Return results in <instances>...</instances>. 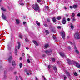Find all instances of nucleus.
Listing matches in <instances>:
<instances>
[{
  "instance_id": "1",
  "label": "nucleus",
  "mask_w": 80,
  "mask_h": 80,
  "mask_svg": "<svg viewBox=\"0 0 80 80\" xmlns=\"http://www.w3.org/2000/svg\"><path fill=\"white\" fill-rule=\"evenodd\" d=\"M67 61L69 65H71L72 64H73L74 65H75V66H76L78 68H80V65L77 62L72 60H70L69 59H68Z\"/></svg>"
},
{
  "instance_id": "2",
  "label": "nucleus",
  "mask_w": 80,
  "mask_h": 80,
  "mask_svg": "<svg viewBox=\"0 0 80 80\" xmlns=\"http://www.w3.org/2000/svg\"><path fill=\"white\" fill-rule=\"evenodd\" d=\"M74 37L76 39H80V32H77L75 33Z\"/></svg>"
},
{
  "instance_id": "3",
  "label": "nucleus",
  "mask_w": 80,
  "mask_h": 80,
  "mask_svg": "<svg viewBox=\"0 0 80 80\" xmlns=\"http://www.w3.org/2000/svg\"><path fill=\"white\" fill-rule=\"evenodd\" d=\"M33 8L36 11H37V10H40V7L38 5L37 3L35 4V5L33 7Z\"/></svg>"
},
{
  "instance_id": "4",
  "label": "nucleus",
  "mask_w": 80,
  "mask_h": 80,
  "mask_svg": "<svg viewBox=\"0 0 80 80\" xmlns=\"http://www.w3.org/2000/svg\"><path fill=\"white\" fill-rule=\"evenodd\" d=\"M60 35H61L63 39H65V33L64 31L61 32L60 34Z\"/></svg>"
},
{
  "instance_id": "5",
  "label": "nucleus",
  "mask_w": 80,
  "mask_h": 80,
  "mask_svg": "<svg viewBox=\"0 0 80 80\" xmlns=\"http://www.w3.org/2000/svg\"><path fill=\"white\" fill-rule=\"evenodd\" d=\"M18 2L20 5H24V0H19Z\"/></svg>"
},
{
  "instance_id": "6",
  "label": "nucleus",
  "mask_w": 80,
  "mask_h": 80,
  "mask_svg": "<svg viewBox=\"0 0 80 80\" xmlns=\"http://www.w3.org/2000/svg\"><path fill=\"white\" fill-rule=\"evenodd\" d=\"M25 71L26 72L27 75H31L32 74L31 72H30L29 73L28 72H31V70H27L26 69H25Z\"/></svg>"
},
{
  "instance_id": "7",
  "label": "nucleus",
  "mask_w": 80,
  "mask_h": 80,
  "mask_svg": "<svg viewBox=\"0 0 80 80\" xmlns=\"http://www.w3.org/2000/svg\"><path fill=\"white\" fill-rule=\"evenodd\" d=\"M59 55H60V56L62 57H66V56H65V54H64V53L63 52H59Z\"/></svg>"
},
{
  "instance_id": "8",
  "label": "nucleus",
  "mask_w": 80,
  "mask_h": 80,
  "mask_svg": "<svg viewBox=\"0 0 80 80\" xmlns=\"http://www.w3.org/2000/svg\"><path fill=\"white\" fill-rule=\"evenodd\" d=\"M52 52V50H50V51L47 50L45 51V53H47V54H48V55H50L49 53H51Z\"/></svg>"
},
{
  "instance_id": "9",
  "label": "nucleus",
  "mask_w": 80,
  "mask_h": 80,
  "mask_svg": "<svg viewBox=\"0 0 80 80\" xmlns=\"http://www.w3.org/2000/svg\"><path fill=\"white\" fill-rule=\"evenodd\" d=\"M1 9L2 12H7V8L3 7H1Z\"/></svg>"
},
{
  "instance_id": "10",
  "label": "nucleus",
  "mask_w": 80,
  "mask_h": 80,
  "mask_svg": "<svg viewBox=\"0 0 80 80\" xmlns=\"http://www.w3.org/2000/svg\"><path fill=\"white\" fill-rule=\"evenodd\" d=\"M74 47L75 52H76V53H77L78 54L79 53V52L78 50V49H77V47H76V46H75V44L74 45Z\"/></svg>"
},
{
  "instance_id": "11",
  "label": "nucleus",
  "mask_w": 80,
  "mask_h": 80,
  "mask_svg": "<svg viewBox=\"0 0 80 80\" xmlns=\"http://www.w3.org/2000/svg\"><path fill=\"white\" fill-rule=\"evenodd\" d=\"M2 18L3 20H7V17H6V16L4 15V14L3 13H2Z\"/></svg>"
},
{
  "instance_id": "12",
  "label": "nucleus",
  "mask_w": 80,
  "mask_h": 80,
  "mask_svg": "<svg viewBox=\"0 0 80 80\" xmlns=\"http://www.w3.org/2000/svg\"><path fill=\"white\" fill-rule=\"evenodd\" d=\"M65 73L68 77H70V72L67 71H65Z\"/></svg>"
},
{
  "instance_id": "13",
  "label": "nucleus",
  "mask_w": 80,
  "mask_h": 80,
  "mask_svg": "<svg viewBox=\"0 0 80 80\" xmlns=\"http://www.w3.org/2000/svg\"><path fill=\"white\" fill-rule=\"evenodd\" d=\"M15 54L17 55V52H18V51H17V46H15Z\"/></svg>"
},
{
  "instance_id": "14",
  "label": "nucleus",
  "mask_w": 80,
  "mask_h": 80,
  "mask_svg": "<svg viewBox=\"0 0 80 80\" xmlns=\"http://www.w3.org/2000/svg\"><path fill=\"white\" fill-rule=\"evenodd\" d=\"M62 23L63 24H65V23H66V20L65 19V18H63Z\"/></svg>"
},
{
  "instance_id": "15",
  "label": "nucleus",
  "mask_w": 80,
  "mask_h": 80,
  "mask_svg": "<svg viewBox=\"0 0 80 80\" xmlns=\"http://www.w3.org/2000/svg\"><path fill=\"white\" fill-rule=\"evenodd\" d=\"M12 56H10L8 59L9 62V63L11 62V61H12Z\"/></svg>"
},
{
  "instance_id": "16",
  "label": "nucleus",
  "mask_w": 80,
  "mask_h": 80,
  "mask_svg": "<svg viewBox=\"0 0 80 80\" xmlns=\"http://www.w3.org/2000/svg\"><path fill=\"white\" fill-rule=\"evenodd\" d=\"M53 67L54 70H55V72H56V73H57V68L56 66H53Z\"/></svg>"
},
{
  "instance_id": "17",
  "label": "nucleus",
  "mask_w": 80,
  "mask_h": 80,
  "mask_svg": "<svg viewBox=\"0 0 80 80\" xmlns=\"http://www.w3.org/2000/svg\"><path fill=\"white\" fill-rule=\"evenodd\" d=\"M33 42L34 43L35 45L36 46H38V43L37 42V41H33Z\"/></svg>"
},
{
  "instance_id": "18",
  "label": "nucleus",
  "mask_w": 80,
  "mask_h": 80,
  "mask_svg": "<svg viewBox=\"0 0 80 80\" xmlns=\"http://www.w3.org/2000/svg\"><path fill=\"white\" fill-rule=\"evenodd\" d=\"M70 27L71 28V29H72V30H73V28H74V27L73 26V24H70Z\"/></svg>"
},
{
  "instance_id": "19",
  "label": "nucleus",
  "mask_w": 80,
  "mask_h": 80,
  "mask_svg": "<svg viewBox=\"0 0 80 80\" xmlns=\"http://www.w3.org/2000/svg\"><path fill=\"white\" fill-rule=\"evenodd\" d=\"M49 47V45H48V44H46L45 45V48H47L48 47Z\"/></svg>"
},
{
  "instance_id": "20",
  "label": "nucleus",
  "mask_w": 80,
  "mask_h": 80,
  "mask_svg": "<svg viewBox=\"0 0 80 80\" xmlns=\"http://www.w3.org/2000/svg\"><path fill=\"white\" fill-rule=\"evenodd\" d=\"M77 7H78V5H74L73 6V8H74L75 9V8H77Z\"/></svg>"
},
{
  "instance_id": "21",
  "label": "nucleus",
  "mask_w": 80,
  "mask_h": 80,
  "mask_svg": "<svg viewBox=\"0 0 80 80\" xmlns=\"http://www.w3.org/2000/svg\"><path fill=\"white\" fill-rule=\"evenodd\" d=\"M7 73V71H5L4 74V78H7V76L5 75V74Z\"/></svg>"
},
{
  "instance_id": "22",
  "label": "nucleus",
  "mask_w": 80,
  "mask_h": 80,
  "mask_svg": "<svg viewBox=\"0 0 80 80\" xmlns=\"http://www.w3.org/2000/svg\"><path fill=\"white\" fill-rule=\"evenodd\" d=\"M52 21L53 22H56V18H52Z\"/></svg>"
},
{
  "instance_id": "23",
  "label": "nucleus",
  "mask_w": 80,
  "mask_h": 80,
  "mask_svg": "<svg viewBox=\"0 0 80 80\" xmlns=\"http://www.w3.org/2000/svg\"><path fill=\"white\" fill-rule=\"evenodd\" d=\"M12 66H13L14 67H15L16 66V64H15V61H12Z\"/></svg>"
},
{
  "instance_id": "24",
  "label": "nucleus",
  "mask_w": 80,
  "mask_h": 80,
  "mask_svg": "<svg viewBox=\"0 0 80 80\" xmlns=\"http://www.w3.org/2000/svg\"><path fill=\"white\" fill-rule=\"evenodd\" d=\"M18 49H20V43L18 42Z\"/></svg>"
},
{
  "instance_id": "25",
  "label": "nucleus",
  "mask_w": 80,
  "mask_h": 80,
  "mask_svg": "<svg viewBox=\"0 0 80 80\" xmlns=\"http://www.w3.org/2000/svg\"><path fill=\"white\" fill-rule=\"evenodd\" d=\"M13 68H10L9 69V71L10 72H12V71H13Z\"/></svg>"
},
{
  "instance_id": "26",
  "label": "nucleus",
  "mask_w": 80,
  "mask_h": 80,
  "mask_svg": "<svg viewBox=\"0 0 80 80\" xmlns=\"http://www.w3.org/2000/svg\"><path fill=\"white\" fill-rule=\"evenodd\" d=\"M36 23L37 25H38V26H40V24L38 22V21H36Z\"/></svg>"
},
{
  "instance_id": "27",
  "label": "nucleus",
  "mask_w": 80,
  "mask_h": 80,
  "mask_svg": "<svg viewBox=\"0 0 80 80\" xmlns=\"http://www.w3.org/2000/svg\"><path fill=\"white\" fill-rule=\"evenodd\" d=\"M16 22L17 24H19L20 23V21H19V20L18 19H16Z\"/></svg>"
},
{
  "instance_id": "28",
  "label": "nucleus",
  "mask_w": 80,
  "mask_h": 80,
  "mask_svg": "<svg viewBox=\"0 0 80 80\" xmlns=\"http://www.w3.org/2000/svg\"><path fill=\"white\" fill-rule=\"evenodd\" d=\"M45 32L46 33H47V34H48L49 33H50V32L48 30H46Z\"/></svg>"
},
{
  "instance_id": "29",
  "label": "nucleus",
  "mask_w": 80,
  "mask_h": 80,
  "mask_svg": "<svg viewBox=\"0 0 80 80\" xmlns=\"http://www.w3.org/2000/svg\"><path fill=\"white\" fill-rule=\"evenodd\" d=\"M61 19V16H58L57 17L58 20H60Z\"/></svg>"
},
{
  "instance_id": "30",
  "label": "nucleus",
  "mask_w": 80,
  "mask_h": 80,
  "mask_svg": "<svg viewBox=\"0 0 80 80\" xmlns=\"http://www.w3.org/2000/svg\"><path fill=\"white\" fill-rule=\"evenodd\" d=\"M57 38V37H56V36L55 35H54L53 37V39L54 40H55Z\"/></svg>"
},
{
  "instance_id": "31",
  "label": "nucleus",
  "mask_w": 80,
  "mask_h": 80,
  "mask_svg": "<svg viewBox=\"0 0 80 80\" xmlns=\"http://www.w3.org/2000/svg\"><path fill=\"white\" fill-rule=\"evenodd\" d=\"M68 42L69 43H70V44H71V45H73V43H72V42H71L70 41H68Z\"/></svg>"
},
{
  "instance_id": "32",
  "label": "nucleus",
  "mask_w": 80,
  "mask_h": 80,
  "mask_svg": "<svg viewBox=\"0 0 80 80\" xmlns=\"http://www.w3.org/2000/svg\"><path fill=\"white\" fill-rule=\"evenodd\" d=\"M42 78H43L44 80H47V79H46V78H45V77L43 76H42Z\"/></svg>"
},
{
  "instance_id": "33",
  "label": "nucleus",
  "mask_w": 80,
  "mask_h": 80,
  "mask_svg": "<svg viewBox=\"0 0 80 80\" xmlns=\"http://www.w3.org/2000/svg\"><path fill=\"white\" fill-rule=\"evenodd\" d=\"M19 37L20 38H22V34H20Z\"/></svg>"
},
{
  "instance_id": "34",
  "label": "nucleus",
  "mask_w": 80,
  "mask_h": 80,
  "mask_svg": "<svg viewBox=\"0 0 80 80\" xmlns=\"http://www.w3.org/2000/svg\"><path fill=\"white\" fill-rule=\"evenodd\" d=\"M74 74L75 76H77L78 75V74L76 72H75Z\"/></svg>"
},
{
  "instance_id": "35",
  "label": "nucleus",
  "mask_w": 80,
  "mask_h": 80,
  "mask_svg": "<svg viewBox=\"0 0 80 80\" xmlns=\"http://www.w3.org/2000/svg\"><path fill=\"white\" fill-rule=\"evenodd\" d=\"M75 13H73L72 14V17H75Z\"/></svg>"
},
{
  "instance_id": "36",
  "label": "nucleus",
  "mask_w": 80,
  "mask_h": 80,
  "mask_svg": "<svg viewBox=\"0 0 80 80\" xmlns=\"http://www.w3.org/2000/svg\"><path fill=\"white\" fill-rule=\"evenodd\" d=\"M19 66L20 67V68H22V64L20 63L19 64Z\"/></svg>"
},
{
  "instance_id": "37",
  "label": "nucleus",
  "mask_w": 80,
  "mask_h": 80,
  "mask_svg": "<svg viewBox=\"0 0 80 80\" xmlns=\"http://www.w3.org/2000/svg\"><path fill=\"white\" fill-rule=\"evenodd\" d=\"M44 26H45V27H48V25H47L46 24H44Z\"/></svg>"
},
{
  "instance_id": "38",
  "label": "nucleus",
  "mask_w": 80,
  "mask_h": 80,
  "mask_svg": "<svg viewBox=\"0 0 80 80\" xmlns=\"http://www.w3.org/2000/svg\"><path fill=\"white\" fill-rule=\"evenodd\" d=\"M52 62H55V59L54 58H52Z\"/></svg>"
},
{
  "instance_id": "39",
  "label": "nucleus",
  "mask_w": 80,
  "mask_h": 80,
  "mask_svg": "<svg viewBox=\"0 0 80 80\" xmlns=\"http://www.w3.org/2000/svg\"><path fill=\"white\" fill-rule=\"evenodd\" d=\"M64 80H66V79H67V77H66V76H64Z\"/></svg>"
},
{
  "instance_id": "40",
  "label": "nucleus",
  "mask_w": 80,
  "mask_h": 80,
  "mask_svg": "<svg viewBox=\"0 0 80 80\" xmlns=\"http://www.w3.org/2000/svg\"><path fill=\"white\" fill-rule=\"evenodd\" d=\"M25 40L26 42H28V39H27V38H26L25 39Z\"/></svg>"
},
{
  "instance_id": "41",
  "label": "nucleus",
  "mask_w": 80,
  "mask_h": 80,
  "mask_svg": "<svg viewBox=\"0 0 80 80\" xmlns=\"http://www.w3.org/2000/svg\"><path fill=\"white\" fill-rule=\"evenodd\" d=\"M37 2L38 3H40V2H41V0H37Z\"/></svg>"
},
{
  "instance_id": "42",
  "label": "nucleus",
  "mask_w": 80,
  "mask_h": 80,
  "mask_svg": "<svg viewBox=\"0 0 80 80\" xmlns=\"http://www.w3.org/2000/svg\"><path fill=\"white\" fill-rule=\"evenodd\" d=\"M58 29H60V28H61V26H58Z\"/></svg>"
},
{
  "instance_id": "43",
  "label": "nucleus",
  "mask_w": 80,
  "mask_h": 80,
  "mask_svg": "<svg viewBox=\"0 0 80 80\" xmlns=\"http://www.w3.org/2000/svg\"><path fill=\"white\" fill-rule=\"evenodd\" d=\"M50 67H51L50 65H49L48 66V68H49V69H50Z\"/></svg>"
},
{
  "instance_id": "44",
  "label": "nucleus",
  "mask_w": 80,
  "mask_h": 80,
  "mask_svg": "<svg viewBox=\"0 0 80 80\" xmlns=\"http://www.w3.org/2000/svg\"><path fill=\"white\" fill-rule=\"evenodd\" d=\"M27 62H28V63H30V60L28 59Z\"/></svg>"
},
{
  "instance_id": "45",
  "label": "nucleus",
  "mask_w": 80,
  "mask_h": 80,
  "mask_svg": "<svg viewBox=\"0 0 80 80\" xmlns=\"http://www.w3.org/2000/svg\"><path fill=\"white\" fill-rule=\"evenodd\" d=\"M16 80H18V76H16Z\"/></svg>"
},
{
  "instance_id": "46",
  "label": "nucleus",
  "mask_w": 80,
  "mask_h": 80,
  "mask_svg": "<svg viewBox=\"0 0 80 80\" xmlns=\"http://www.w3.org/2000/svg\"><path fill=\"white\" fill-rule=\"evenodd\" d=\"M45 8H47V9H48V6H46Z\"/></svg>"
},
{
  "instance_id": "47",
  "label": "nucleus",
  "mask_w": 80,
  "mask_h": 80,
  "mask_svg": "<svg viewBox=\"0 0 80 80\" xmlns=\"http://www.w3.org/2000/svg\"><path fill=\"white\" fill-rule=\"evenodd\" d=\"M17 71H15L14 72V74H17Z\"/></svg>"
},
{
  "instance_id": "48",
  "label": "nucleus",
  "mask_w": 80,
  "mask_h": 80,
  "mask_svg": "<svg viewBox=\"0 0 80 80\" xmlns=\"http://www.w3.org/2000/svg\"><path fill=\"white\" fill-rule=\"evenodd\" d=\"M22 56L23 57H24V56H25V53L23 52L22 53Z\"/></svg>"
},
{
  "instance_id": "49",
  "label": "nucleus",
  "mask_w": 80,
  "mask_h": 80,
  "mask_svg": "<svg viewBox=\"0 0 80 80\" xmlns=\"http://www.w3.org/2000/svg\"><path fill=\"white\" fill-rule=\"evenodd\" d=\"M77 16H78L79 17L80 16V13H79L78 15H77Z\"/></svg>"
},
{
  "instance_id": "50",
  "label": "nucleus",
  "mask_w": 80,
  "mask_h": 80,
  "mask_svg": "<svg viewBox=\"0 0 80 80\" xmlns=\"http://www.w3.org/2000/svg\"><path fill=\"white\" fill-rule=\"evenodd\" d=\"M68 49H69V50H70V49H71V48H70V46H69L68 47Z\"/></svg>"
},
{
  "instance_id": "51",
  "label": "nucleus",
  "mask_w": 80,
  "mask_h": 80,
  "mask_svg": "<svg viewBox=\"0 0 80 80\" xmlns=\"http://www.w3.org/2000/svg\"><path fill=\"white\" fill-rule=\"evenodd\" d=\"M19 78H21V80H22V77H21V76H19Z\"/></svg>"
},
{
  "instance_id": "52",
  "label": "nucleus",
  "mask_w": 80,
  "mask_h": 80,
  "mask_svg": "<svg viewBox=\"0 0 80 80\" xmlns=\"http://www.w3.org/2000/svg\"><path fill=\"white\" fill-rule=\"evenodd\" d=\"M25 23H26V22H23V24L24 25L25 24Z\"/></svg>"
},
{
  "instance_id": "53",
  "label": "nucleus",
  "mask_w": 80,
  "mask_h": 80,
  "mask_svg": "<svg viewBox=\"0 0 80 80\" xmlns=\"http://www.w3.org/2000/svg\"><path fill=\"white\" fill-rule=\"evenodd\" d=\"M8 50H11V48H8Z\"/></svg>"
},
{
  "instance_id": "54",
  "label": "nucleus",
  "mask_w": 80,
  "mask_h": 80,
  "mask_svg": "<svg viewBox=\"0 0 80 80\" xmlns=\"http://www.w3.org/2000/svg\"><path fill=\"white\" fill-rule=\"evenodd\" d=\"M73 21H75V19L73 18L72 19Z\"/></svg>"
},
{
  "instance_id": "55",
  "label": "nucleus",
  "mask_w": 80,
  "mask_h": 80,
  "mask_svg": "<svg viewBox=\"0 0 80 80\" xmlns=\"http://www.w3.org/2000/svg\"><path fill=\"white\" fill-rule=\"evenodd\" d=\"M59 63H60V62H59V61H58L57 62V64H59Z\"/></svg>"
},
{
  "instance_id": "56",
  "label": "nucleus",
  "mask_w": 80,
  "mask_h": 80,
  "mask_svg": "<svg viewBox=\"0 0 80 80\" xmlns=\"http://www.w3.org/2000/svg\"><path fill=\"white\" fill-rule=\"evenodd\" d=\"M70 8H71V9L73 8V7L72 6H70Z\"/></svg>"
},
{
  "instance_id": "57",
  "label": "nucleus",
  "mask_w": 80,
  "mask_h": 80,
  "mask_svg": "<svg viewBox=\"0 0 80 80\" xmlns=\"http://www.w3.org/2000/svg\"><path fill=\"white\" fill-rule=\"evenodd\" d=\"M70 18H68V21H70Z\"/></svg>"
},
{
  "instance_id": "58",
  "label": "nucleus",
  "mask_w": 80,
  "mask_h": 80,
  "mask_svg": "<svg viewBox=\"0 0 80 80\" xmlns=\"http://www.w3.org/2000/svg\"><path fill=\"white\" fill-rule=\"evenodd\" d=\"M26 49H27V50H28L29 48H26Z\"/></svg>"
},
{
  "instance_id": "59",
  "label": "nucleus",
  "mask_w": 80,
  "mask_h": 80,
  "mask_svg": "<svg viewBox=\"0 0 80 80\" xmlns=\"http://www.w3.org/2000/svg\"><path fill=\"white\" fill-rule=\"evenodd\" d=\"M47 21L48 22H50V19H48Z\"/></svg>"
},
{
  "instance_id": "60",
  "label": "nucleus",
  "mask_w": 80,
  "mask_h": 80,
  "mask_svg": "<svg viewBox=\"0 0 80 80\" xmlns=\"http://www.w3.org/2000/svg\"><path fill=\"white\" fill-rule=\"evenodd\" d=\"M66 17H68V15L67 14H66Z\"/></svg>"
},
{
  "instance_id": "61",
  "label": "nucleus",
  "mask_w": 80,
  "mask_h": 80,
  "mask_svg": "<svg viewBox=\"0 0 80 80\" xmlns=\"http://www.w3.org/2000/svg\"><path fill=\"white\" fill-rule=\"evenodd\" d=\"M64 9H65V10H67V8H66V7H64Z\"/></svg>"
},
{
  "instance_id": "62",
  "label": "nucleus",
  "mask_w": 80,
  "mask_h": 80,
  "mask_svg": "<svg viewBox=\"0 0 80 80\" xmlns=\"http://www.w3.org/2000/svg\"><path fill=\"white\" fill-rule=\"evenodd\" d=\"M20 60H22V57H20Z\"/></svg>"
},
{
  "instance_id": "63",
  "label": "nucleus",
  "mask_w": 80,
  "mask_h": 80,
  "mask_svg": "<svg viewBox=\"0 0 80 80\" xmlns=\"http://www.w3.org/2000/svg\"><path fill=\"white\" fill-rule=\"evenodd\" d=\"M2 0H0V2H1L2 1Z\"/></svg>"
},
{
  "instance_id": "64",
  "label": "nucleus",
  "mask_w": 80,
  "mask_h": 80,
  "mask_svg": "<svg viewBox=\"0 0 80 80\" xmlns=\"http://www.w3.org/2000/svg\"><path fill=\"white\" fill-rule=\"evenodd\" d=\"M28 4H26V7H27V6H28Z\"/></svg>"
}]
</instances>
